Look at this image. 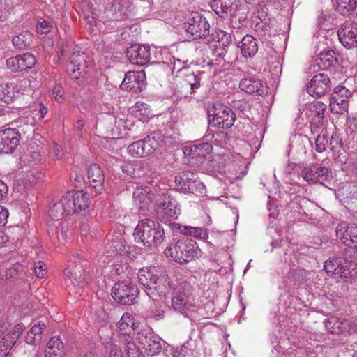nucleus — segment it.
Returning <instances> with one entry per match:
<instances>
[{"mask_svg": "<svg viewBox=\"0 0 357 357\" xmlns=\"http://www.w3.org/2000/svg\"><path fill=\"white\" fill-rule=\"evenodd\" d=\"M137 275L139 284L144 287L148 296L153 300L154 296H165L169 292L170 282L165 271L142 268L138 271Z\"/></svg>", "mask_w": 357, "mask_h": 357, "instance_id": "f257e3e1", "label": "nucleus"}, {"mask_svg": "<svg viewBox=\"0 0 357 357\" xmlns=\"http://www.w3.org/2000/svg\"><path fill=\"white\" fill-rule=\"evenodd\" d=\"M178 142V137L176 135L172 136L166 133L162 139L160 133L154 132L143 139L132 142L128 146L127 151L132 157L142 158L153 153L161 143L169 146Z\"/></svg>", "mask_w": 357, "mask_h": 357, "instance_id": "f03ea898", "label": "nucleus"}, {"mask_svg": "<svg viewBox=\"0 0 357 357\" xmlns=\"http://www.w3.org/2000/svg\"><path fill=\"white\" fill-rule=\"evenodd\" d=\"M346 255L350 253L349 259L345 257H330L324 263V270L328 275H334L340 282H345L357 276V263L351 259V254L355 255L353 248L345 250Z\"/></svg>", "mask_w": 357, "mask_h": 357, "instance_id": "7ed1b4c3", "label": "nucleus"}, {"mask_svg": "<svg viewBox=\"0 0 357 357\" xmlns=\"http://www.w3.org/2000/svg\"><path fill=\"white\" fill-rule=\"evenodd\" d=\"M134 238L137 243H142L149 248L158 246L165 238L163 228L158 222L151 219L140 220L134 231Z\"/></svg>", "mask_w": 357, "mask_h": 357, "instance_id": "20e7f679", "label": "nucleus"}, {"mask_svg": "<svg viewBox=\"0 0 357 357\" xmlns=\"http://www.w3.org/2000/svg\"><path fill=\"white\" fill-rule=\"evenodd\" d=\"M167 257L179 264H185L194 260L201 255V250L197 243L189 238L178 240L165 250Z\"/></svg>", "mask_w": 357, "mask_h": 357, "instance_id": "39448f33", "label": "nucleus"}, {"mask_svg": "<svg viewBox=\"0 0 357 357\" xmlns=\"http://www.w3.org/2000/svg\"><path fill=\"white\" fill-rule=\"evenodd\" d=\"M192 291V286L186 281L179 282L174 288L172 307L186 317H190L189 313L194 312L196 309L191 296Z\"/></svg>", "mask_w": 357, "mask_h": 357, "instance_id": "423d86ee", "label": "nucleus"}, {"mask_svg": "<svg viewBox=\"0 0 357 357\" xmlns=\"http://www.w3.org/2000/svg\"><path fill=\"white\" fill-rule=\"evenodd\" d=\"M139 294L136 285L130 281L116 282L112 289V296L118 303L130 305L134 303Z\"/></svg>", "mask_w": 357, "mask_h": 357, "instance_id": "0eeeda50", "label": "nucleus"}, {"mask_svg": "<svg viewBox=\"0 0 357 357\" xmlns=\"http://www.w3.org/2000/svg\"><path fill=\"white\" fill-rule=\"evenodd\" d=\"M186 31L192 39L206 38L209 33V24L206 18L197 12H192L188 15L185 23Z\"/></svg>", "mask_w": 357, "mask_h": 357, "instance_id": "6e6552de", "label": "nucleus"}, {"mask_svg": "<svg viewBox=\"0 0 357 357\" xmlns=\"http://www.w3.org/2000/svg\"><path fill=\"white\" fill-rule=\"evenodd\" d=\"M175 183L178 188L185 192L204 194L206 192L205 185L201 182L197 175L192 172L185 171L175 177Z\"/></svg>", "mask_w": 357, "mask_h": 357, "instance_id": "1a4fd4ad", "label": "nucleus"}, {"mask_svg": "<svg viewBox=\"0 0 357 357\" xmlns=\"http://www.w3.org/2000/svg\"><path fill=\"white\" fill-rule=\"evenodd\" d=\"M135 339L143 346L149 355L153 356L161 351V340L151 328H146L138 331Z\"/></svg>", "mask_w": 357, "mask_h": 357, "instance_id": "9d476101", "label": "nucleus"}, {"mask_svg": "<svg viewBox=\"0 0 357 357\" xmlns=\"http://www.w3.org/2000/svg\"><path fill=\"white\" fill-rule=\"evenodd\" d=\"M211 115L212 116V123L215 126L222 128L231 127L236 119L235 114L231 108L220 103L213 105Z\"/></svg>", "mask_w": 357, "mask_h": 357, "instance_id": "9b49d317", "label": "nucleus"}, {"mask_svg": "<svg viewBox=\"0 0 357 357\" xmlns=\"http://www.w3.org/2000/svg\"><path fill=\"white\" fill-rule=\"evenodd\" d=\"M327 331L333 334L357 333V324L340 317H331L324 321Z\"/></svg>", "mask_w": 357, "mask_h": 357, "instance_id": "f8f14e48", "label": "nucleus"}, {"mask_svg": "<svg viewBox=\"0 0 357 357\" xmlns=\"http://www.w3.org/2000/svg\"><path fill=\"white\" fill-rule=\"evenodd\" d=\"M86 55L79 51L74 52L70 57V62L67 65V73L72 79H78L83 76L87 68Z\"/></svg>", "mask_w": 357, "mask_h": 357, "instance_id": "ddd939ff", "label": "nucleus"}, {"mask_svg": "<svg viewBox=\"0 0 357 357\" xmlns=\"http://www.w3.org/2000/svg\"><path fill=\"white\" fill-rule=\"evenodd\" d=\"M20 139L19 131L8 128L0 130V153H10L17 146Z\"/></svg>", "mask_w": 357, "mask_h": 357, "instance_id": "4468645a", "label": "nucleus"}, {"mask_svg": "<svg viewBox=\"0 0 357 357\" xmlns=\"http://www.w3.org/2000/svg\"><path fill=\"white\" fill-rule=\"evenodd\" d=\"M126 56L132 64L144 66L151 59L150 47L138 44L132 45L127 49Z\"/></svg>", "mask_w": 357, "mask_h": 357, "instance_id": "2eb2a0df", "label": "nucleus"}, {"mask_svg": "<svg viewBox=\"0 0 357 357\" xmlns=\"http://www.w3.org/2000/svg\"><path fill=\"white\" fill-rule=\"evenodd\" d=\"M339 40L347 48L357 47V23L346 22L337 31Z\"/></svg>", "mask_w": 357, "mask_h": 357, "instance_id": "dca6fc26", "label": "nucleus"}, {"mask_svg": "<svg viewBox=\"0 0 357 357\" xmlns=\"http://www.w3.org/2000/svg\"><path fill=\"white\" fill-rule=\"evenodd\" d=\"M36 63L35 56L31 53H24L8 59L6 61L7 68L18 72L31 68Z\"/></svg>", "mask_w": 357, "mask_h": 357, "instance_id": "f3484780", "label": "nucleus"}, {"mask_svg": "<svg viewBox=\"0 0 357 357\" xmlns=\"http://www.w3.org/2000/svg\"><path fill=\"white\" fill-rule=\"evenodd\" d=\"M337 238L349 246L354 245L357 249V225L355 223L347 224L341 222L336 227Z\"/></svg>", "mask_w": 357, "mask_h": 357, "instance_id": "a211bd4d", "label": "nucleus"}, {"mask_svg": "<svg viewBox=\"0 0 357 357\" xmlns=\"http://www.w3.org/2000/svg\"><path fill=\"white\" fill-rule=\"evenodd\" d=\"M328 169L321 165H311L303 168L301 175L307 182L321 183L324 182L328 176Z\"/></svg>", "mask_w": 357, "mask_h": 357, "instance_id": "6ab92c4d", "label": "nucleus"}, {"mask_svg": "<svg viewBox=\"0 0 357 357\" xmlns=\"http://www.w3.org/2000/svg\"><path fill=\"white\" fill-rule=\"evenodd\" d=\"M351 96V91H333L330 102L331 112L338 114L347 112L348 100Z\"/></svg>", "mask_w": 357, "mask_h": 357, "instance_id": "aec40b11", "label": "nucleus"}, {"mask_svg": "<svg viewBox=\"0 0 357 357\" xmlns=\"http://www.w3.org/2000/svg\"><path fill=\"white\" fill-rule=\"evenodd\" d=\"M126 341L128 357H144L142 351L134 342L128 341L127 339ZM105 348L109 353V357H124L121 349L111 341L107 343Z\"/></svg>", "mask_w": 357, "mask_h": 357, "instance_id": "412c9836", "label": "nucleus"}, {"mask_svg": "<svg viewBox=\"0 0 357 357\" xmlns=\"http://www.w3.org/2000/svg\"><path fill=\"white\" fill-rule=\"evenodd\" d=\"M162 213L169 218L177 219L181 214L178 202L169 195L164 194L162 201L158 205V213Z\"/></svg>", "mask_w": 357, "mask_h": 357, "instance_id": "4be33fe9", "label": "nucleus"}, {"mask_svg": "<svg viewBox=\"0 0 357 357\" xmlns=\"http://www.w3.org/2000/svg\"><path fill=\"white\" fill-rule=\"evenodd\" d=\"M146 78L144 70L129 71L125 74V77L120 86L121 89H142L144 86Z\"/></svg>", "mask_w": 357, "mask_h": 357, "instance_id": "5701e85b", "label": "nucleus"}, {"mask_svg": "<svg viewBox=\"0 0 357 357\" xmlns=\"http://www.w3.org/2000/svg\"><path fill=\"white\" fill-rule=\"evenodd\" d=\"M82 266L73 263L64 269V275L70 280L71 284L84 288L86 284V277L82 274Z\"/></svg>", "mask_w": 357, "mask_h": 357, "instance_id": "b1692460", "label": "nucleus"}, {"mask_svg": "<svg viewBox=\"0 0 357 357\" xmlns=\"http://www.w3.org/2000/svg\"><path fill=\"white\" fill-rule=\"evenodd\" d=\"M49 234L50 236L57 238L59 241H60L61 238L63 241L70 238L72 236L70 222L67 220H61L50 225Z\"/></svg>", "mask_w": 357, "mask_h": 357, "instance_id": "393cba45", "label": "nucleus"}, {"mask_svg": "<svg viewBox=\"0 0 357 357\" xmlns=\"http://www.w3.org/2000/svg\"><path fill=\"white\" fill-rule=\"evenodd\" d=\"M88 178L91 187L97 193H101L104 188L103 182L105 181V176L98 165L93 164L89 167Z\"/></svg>", "mask_w": 357, "mask_h": 357, "instance_id": "a878e982", "label": "nucleus"}, {"mask_svg": "<svg viewBox=\"0 0 357 357\" xmlns=\"http://www.w3.org/2000/svg\"><path fill=\"white\" fill-rule=\"evenodd\" d=\"M315 63L319 70H329L338 65V54L333 50L322 52L318 55Z\"/></svg>", "mask_w": 357, "mask_h": 357, "instance_id": "bb28decb", "label": "nucleus"}, {"mask_svg": "<svg viewBox=\"0 0 357 357\" xmlns=\"http://www.w3.org/2000/svg\"><path fill=\"white\" fill-rule=\"evenodd\" d=\"M236 6L235 0H213L211 3V8L221 18L232 15Z\"/></svg>", "mask_w": 357, "mask_h": 357, "instance_id": "cd10ccee", "label": "nucleus"}, {"mask_svg": "<svg viewBox=\"0 0 357 357\" xmlns=\"http://www.w3.org/2000/svg\"><path fill=\"white\" fill-rule=\"evenodd\" d=\"M239 47L243 56L245 58L253 56L258 51L257 40L251 35H245L242 38Z\"/></svg>", "mask_w": 357, "mask_h": 357, "instance_id": "c85d7f7f", "label": "nucleus"}, {"mask_svg": "<svg viewBox=\"0 0 357 357\" xmlns=\"http://www.w3.org/2000/svg\"><path fill=\"white\" fill-rule=\"evenodd\" d=\"M131 4V0H114L110 10L112 13V18L119 20L126 17Z\"/></svg>", "mask_w": 357, "mask_h": 357, "instance_id": "c756f323", "label": "nucleus"}, {"mask_svg": "<svg viewBox=\"0 0 357 357\" xmlns=\"http://www.w3.org/2000/svg\"><path fill=\"white\" fill-rule=\"evenodd\" d=\"M119 333L124 335H132L136 337L134 319L129 313H124L117 324Z\"/></svg>", "mask_w": 357, "mask_h": 357, "instance_id": "7c9ffc66", "label": "nucleus"}, {"mask_svg": "<svg viewBox=\"0 0 357 357\" xmlns=\"http://www.w3.org/2000/svg\"><path fill=\"white\" fill-rule=\"evenodd\" d=\"M130 113L142 122L147 121L153 116L149 106L141 102H136L130 109Z\"/></svg>", "mask_w": 357, "mask_h": 357, "instance_id": "2f4dec72", "label": "nucleus"}, {"mask_svg": "<svg viewBox=\"0 0 357 357\" xmlns=\"http://www.w3.org/2000/svg\"><path fill=\"white\" fill-rule=\"evenodd\" d=\"M64 344L59 336L52 337L47 344L45 356H63Z\"/></svg>", "mask_w": 357, "mask_h": 357, "instance_id": "473e14b6", "label": "nucleus"}, {"mask_svg": "<svg viewBox=\"0 0 357 357\" xmlns=\"http://www.w3.org/2000/svg\"><path fill=\"white\" fill-rule=\"evenodd\" d=\"M333 4L340 14L347 16L355 10L357 1L356 0H334Z\"/></svg>", "mask_w": 357, "mask_h": 357, "instance_id": "72a5a7b5", "label": "nucleus"}, {"mask_svg": "<svg viewBox=\"0 0 357 357\" xmlns=\"http://www.w3.org/2000/svg\"><path fill=\"white\" fill-rule=\"evenodd\" d=\"M183 75V77H181V83L182 84V87L189 86L190 89H194L195 88H199L202 86L200 84V77L197 75H195L192 71L185 69Z\"/></svg>", "mask_w": 357, "mask_h": 357, "instance_id": "f704fd0d", "label": "nucleus"}, {"mask_svg": "<svg viewBox=\"0 0 357 357\" xmlns=\"http://www.w3.org/2000/svg\"><path fill=\"white\" fill-rule=\"evenodd\" d=\"M331 80L328 75L325 73H319L314 75L310 82L307 84V89L320 88L321 89H327L330 87Z\"/></svg>", "mask_w": 357, "mask_h": 357, "instance_id": "c9c22d12", "label": "nucleus"}, {"mask_svg": "<svg viewBox=\"0 0 357 357\" xmlns=\"http://www.w3.org/2000/svg\"><path fill=\"white\" fill-rule=\"evenodd\" d=\"M32 39V34L27 31H22L13 37L12 43L19 50H22L30 45Z\"/></svg>", "mask_w": 357, "mask_h": 357, "instance_id": "e433bc0d", "label": "nucleus"}, {"mask_svg": "<svg viewBox=\"0 0 357 357\" xmlns=\"http://www.w3.org/2000/svg\"><path fill=\"white\" fill-rule=\"evenodd\" d=\"M264 87H268L265 82L254 77L244 78L239 83V89H262Z\"/></svg>", "mask_w": 357, "mask_h": 357, "instance_id": "4c0bfd02", "label": "nucleus"}, {"mask_svg": "<svg viewBox=\"0 0 357 357\" xmlns=\"http://www.w3.org/2000/svg\"><path fill=\"white\" fill-rule=\"evenodd\" d=\"M74 199L77 213L85 211L89 208V199L87 193L82 191H74Z\"/></svg>", "mask_w": 357, "mask_h": 357, "instance_id": "58836bf2", "label": "nucleus"}, {"mask_svg": "<svg viewBox=\"0 0 357 357\" xmlns=\"http://www.w3.org/2000/svg\"><path fill=\"white\" fill-rule=\"evenodd\" d=\"M65 215H66V212L60 200L54 204L49 210V217L52 220V224L63 220Z\"/></svg>", "mask_w": 357, "mask_h": 357, "instance_id": "ea45409f", "label": "nucleus"}, {"mask_svg": "<svg viewBox=\"0 0 357 357\" xmlns=\"http://www.w3.org/2000/svg\"><path fill=\"white\" fill-rule=\"evenodd\" d=\"M227 50L224 47L215 45L212 52L213 59L208 61V64L212 66H222L225 62V56Z\"/></svg>", "mask_w": 357, "mask_h": 357, "instance_id": "a19ab883", "label": "nucleus"}, {"mask_svg": "<svg viewBox=\"0 0 357 357\" xmlns=\"http://www.w3.org/2000/svg\"><path fill=\"white\" fill-rule=\"evenodd\" d=\"M60 202L63 204L66 215L77 213V209L75 208L76 204H75L74 199V191L66 192L60 199Z\"/></svg>", "mask_w": 357, "mask_h": 357, "instance_id": "79ce46f5", "label": "nucleus"}, {"mask_svg": "<svg viewBox=\"0 0 357 357\" xmlns=\"http://www.w3.org/2000/svg\"><path fill=\"white\" fill-rule=\"evenodd\" d=\"M16 342L10 335L6 334L3 336L0 340V356L1 357H8Z\"/></svg>", "mask_w": 357, "mask_h": 357, "instance_id": "37998d69", "label": "nucleus"}, {"mask_svg": "<svg viewBox=\"0 0 357 357\" xmlns=\"http://www.w3.org/2000/svg\"><path fill=\"white\" fill-rule=\"evenodd\" d=\"M149 188L147 187L145 188H139L137 187L133 192V199L136 204H144L147 203L148 200L151 199V195H149Z\"/></svg>", "mask_w": 357, "mask_h": 357, "instance_id": "c03bdc74", "label": "nucleus"}, {"mask_svg": "<svg viewBox=\"0 0 357 357\" xmlns=\"http://www.w3.org/2000/svg\"><path fill=\"white\" fill-rule=\"evenodd\" d=\"M115 128L113 129L114 134H116L117 137H123L127 135V130H130L128 126L129 122L123 120V119H119L115 121Z\"/></svg>", "mask_w": 357, "mask_h": 357, "instance_id": "a18cd8bd", "label": "nucleus"}, {"mask_svg": "<svg viewBox=\"0 0 357 357\" xmlns=\"http://www.w3.org/2000/svg\"><path fill=\"white\" fill-rule=\"evenodd\" d=\"M184 230V234L200 239H206L208 236L206 229L202 227H185Z\"/></svg>", "mask_w": 357, "mask_h": 357, "instance_id": "49530a36", "label": "nucleus"}, {"mask_svg": "<svg viewBox=\"0 0 357 357\" xmlns=\"http://www.w3.org/2000/svg\"><path fill=\"white\" fill-rule=\"evenodd\" d=\"M326 145H328V135L325 132H322L316 138V151L319 153L325 151L326 149Z\"/></svg>", "mask_w": 357, "mask_h": 357, "instance_id": "de8ad7c7", "label": "nucleus"}, {"mask_svg": "<svg viewBox=\"0 0 357 357\" xmlns=\"http://www.w3.org/2000/svg\"><path fill=\"white\" fill-rule=\"evenodd\" d=\"M211 150L212 145L211 143L202 142L197 144L196 158H204L211 153Z\"/></svg>", "mask_w": 357, "mask_h": 357, "instance_id": "09e8293b", "label": "nucleus"}, {"mask_svg": "<svg viewBox=\"0 0 357 357\" xmlns=\"http://www.w3.org/2000/svg\"><path fill=\"white\" fill-rule=\"evenodd\" d=\"M149 316L155 320H160L164 317V310L162 309L160 301H156V303H154V308L151 307Z\"/></svg>", "mask_w": 357, "mask_h": 357, "instance_id": "8fccbe9b", "label": "nucleus"}, {"mask_svg": "<svg viewBox=\"0 0 357 357\" xmlns=\"http://www.w3.org/2000/svg\"><path fill=\"white\" fill-rule=\"evenodd\" d=\"M135 169L137 172L143 173L142 176H150L153 174V171H152L150 165L145 161H137L135 162Z\"/></svg>", "mask_w": 357, "mask_h": 357, "instance_id": "3c124183", "label": "nucleus"}, {"mask_svg": "<svg viewBox=\"0 0 357 357\" xmlns=\"http://www.w3.org/2000/svg\"><path fill=\"white\" fill-rule=\"evenodd\" d=\"M326 108V105L318 102L313 106V109L311 110V113L312 114H314V117L317 118L318 121H320V120L324 118Z\"/></svg>", "mask_w": 357, "mask_h": 357, "instance_id": "603ef678", "label": "nucleus"}, {"mask_svg": "<svg viewBox=\"0 0 357 357\" xmlns=\"http://www.w3.org/2000/svg\"><path fill=\"white\" fill-rule=\"evenodd\" d=\"M15 91H0V102L10 104L15 98Z\"/></svg>", "mask_w": 357, "mask_h": 357, "instance_id": "864d4df0", "label": "nucleus"}, {"mask_svg": "<svg viewBox=\"0 0 357 357\" xmlns=\"http://www.w3.org/2000/svg\"><path fill=\"white\" fill-rule=\"evenodd\" d=\"M52 28V24L47 20L40 21L36 24V31L39 34H46L50 32Z\"/></svg>", "mask_w": 357, "mask_h": 357, "instance_id": "5fc2aeb1", "label": "nucleus"}, {"mask_svg": "<svg viewBox=\"0 0 357 357\" xmlns=\"http://www.w3.org/2000/svg\"><path fill=\"white\" fill-rule=\"evenodd\" d=\"M218 46L224 47L225 49L231 43L232 37L230 33L225 31H221L218 35Z\"/></svg>", "mask_w": 357, "mask_h": 357, "instance_id": "6e6d98bb", "label": "nucleus"}, {"mask_svg": "<svg viewBox=\"0 0 357 357\" xmlns=\"http://www.w3.org/2000/svg\"><path fill=\"white\" fill-rule=\"evenodd\" d=\"M213 138L215 144L220 147H224L227 142V137L225 132L219 131L213 134Z\"/></svg>", "mask_w": 357, "mask_h": 357, "instance_id": "4d7b16f0", "label": "nucleus"}, {"mask_svg": "<svg viewBox=\"0 0 357 357\" xmlns=\"http://www.w3.org/2000/svg\"><path fill=\"white\" fill-rule=\"evenodd\" d=\"M34 272L36 275L39 278H45L47 274L46 265L40 261H37L34 264Z\"/></svg>", "mask_w": 357, "mask_h": 357, "instance_id": "13d9d810", "label": "nucleus"}, {"mask_svg": "<svg viewBox=\"0 0 357 357\" xmlns=\"http://www.w3.org/2000/svg\"><path fill=\"white\" fill-rule=\"evenodd\" d=\"M135 162L132 164H127L122 167V170L126 174H128L132 177H142L143 173L137 172L135 169Z\"/></svg>", "mask_w": 357, "mask_h": 357, "instance_id": "bf43d9fd", "label": "nucleus"}, {"mask_svg": "<svg viewBox=\"0 0 357 357\" xmlns=\"http://www.w3.org/2000/svg\"><path fill=\"white\" fill-rule=\"evenodd\" d=\"M45 328L46 326L45 324L38 322V324L32 326V328L30 329L29 332H30L31 334H33L34 336L38 338V341H40V340L42 339V332Z\"/></svg>", "mask_w": 357, "mask_h": 357, "instance_id": "052dcab7", "label": "nucleus"}, {"mask_svg": "<svg viewBox=\"0 0 357 357\" xmlns=\"http://www.w3.org/2000/svg\"><path fill=\"white\" fill-rule=\"evenodd\" d=\"M188 352V349L186 343L183 344L179 347L174 348L172 350V357H185Z\"/></svg>", "mask_w": 357, "mask_h": 357, "instance_id": "680f3d73", "label": "nucleus"}, {"mask_svg": "<svg viewBox=\"0 0 357 357\" xmlns=\"http://www.w3.org/2000/svg\"><path fill=\"white\" fill-rule=\"evenodd\" d=\"M25 326L24 324H18L15 326L13 330L8 333L7 335H10V337L17 342Z\"/></svg>", "mask_w": 357, "mask_h": 357, "instance_id": "e2e57ef3", "label": "nucleus"}, {"mask_svg": "<svg viewBox=\"0 0 357 357\" xmlns=\"http://www.w3.org/2000/svg\"><path fill=\"white\" fill-rule=\"evenodd\" d=\"M197 144L186 146L183 148V153L192 158H196Z\"/></svg>", "mask_w": 357, "mask_h": 357, "instance_id": "0e129e2a", "label": "nucleus"}, {"mask_svg": "<svg viewBox=\"0 0 357 357\" xmlns=\"http://www.w3.org/2000/svg\"><path fill=\"white\" fill-rule=\"evenodd\" d=\"M328 146L331 151H336L340 148V142L336 136L332 135L329 142H328Z\"/></svg>", "mask_w": 357, "mask_h": 357, "instance_id": "69168bd1", "label": "nucleus"}, {"mask_svg": "<svg viewBox=\"0 0 357 357\" xmlns=\"http://www.w3.org/2000/svg\"><path fill=\"white\" fill-rule=\"evenodd\" d=\"M9 15L8 6L3 2H0V21H4Z\"/></svg>", "mask_w": 357, "mask_h": 357, "instance_id": "338daca9", "label": "nucleus"}, {"mask_svg": "<svg viewBox=\"0 0 357 357\" xmlns=\"http://www.w3.org/2000/svg\"><path fill=\"white\" fill-rule=\"evenodd\" d=\"M8 211L2 206H0V226H4L8 218Z\"/></svg>", "mask_w": 357, "mask_h": 357, "instance_id": "774afa93", "label": "nucleus"}]
</instances>
